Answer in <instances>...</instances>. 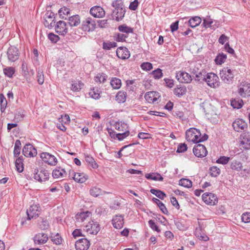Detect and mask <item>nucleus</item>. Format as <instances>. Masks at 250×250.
I'll list each match as a JSON object with an SVG mask.
<instances>
[{"label":"nucleus","mask_w":250,"mask_h":250,"mask_svg":"<svg viewBox=\"0 0 250 250\" xmlns=\"http://www.w3.org/2000/svg\"><path fill=\"white\" fill-rule=\"evenodd\" d=\"M34 179L40 182H45L49 179V173L48 171L44 168L40 170L36 168L33 172Z\"/></svg>","instance_id":"obj_1"},{"label":"nucleus","mask_w":250,"mask_h":250,"mask_svg":"<svg viewBox=\"0 0 250 250\" xmlns=\"http://www.w3.org/2000/svg\"><path fill=\"white\" fill-rule=\"evenodd\" d=\"M186 139L188 142L198 143V138L201 136L199 130L195 128H190L186 132Z\"/></svg>","instance_id":"obj_2"},{"label":"nucleus","mask_w":250,"mask_h":250,"mask_svg":"<svg viewBox=\"0 0 250 250\" xmlns=\"http://www.w3.org/2000/svg\"><path fill=\"white\" fill-rule=\"evenodd\" d=\"M220 76L224 82L229 84L232 82L234 74L230 69L228 67H224L220 71Z\"/></svg>","instance_id":"obj_3"},{"label":"nucleus","mask_w":250,"mask_h":250,"mask_svg":"<svg viewBox=\"0 0 250 250\" xmlns=\"http://www.w3.org/2000/svg\"><path fill=\"white\" fill-rule=\"evenodd\" d=\"M205 82L211 87L216 88L219 85L218 77L213 73H209L207 74Z\"/></svg>","instance_id":"obj_4"},{"label":"nucleus","mask_w":250,"mask_h":250,"mask_svg":"<svg viewBox=\"0 0 250 250\" xmlns=\"http://www.w3.org/2000/svg\"><path fill=\"white\" fill-rule=\"evenodd\" d=\"M20 56L19 49L14 46L9 47L7 51V56L9 61L15 62L18 60Z\"/></svg>","instance_id":"obj_5"},{"label":"nucleus","mask_w":250,"mask_h":250,"mask_svg":"<svg viewBox=\"0 0 250 250\" xmlns=\"http://www.w3.org/2000/svg\"><path fill=\"white\" fill-rule=\"evenodd\" d=\"M202 198L203 201L207 205H215L218 203L216 195L212 193H205L202 195Z\"/></svg>","instance_id":"obj_6"},{"label":"nucleus","mask_w":250,"mask_h":250,"mask_svg":"<svg viewBox=\"0 0 250 250\" xmlns=\"http://www.w3.org/2000/svg\"><path fill=\"white\" fill-rule=\"evenodd\" d=\"M41 158L44 163L51 166H56L58 162L56 157L48 152L42 153Z\"/></svg>","instance_id":"obj_7"},{"label":"nucleus","mask_w":250,"mask_h":250,"mask_svg":"<svg viewBox=\"0 0 250 250\" xmlns=\"http://www.w3.org/2000/svg\"><path fill=\"white\" fill-rule=\"evenodd\" d=\"M193 152L195 156L199 158L205 157L208 153L206 147L202 144L195 145L193 148Z\"/></svg>","instance_id":"obj_8"},{"label":"nucleus","mask_w":250,"mask_h":250,"mask_svg":"<svg viewBox=\"0 0 250 250\" xmlns=\"http://www.w3.org/2000/svg\"><path fill=\"white\" fill-rule=\"evenodd\" d=\"M176 78L180 83H189L192 81L191 75L184 71H179L176 73Z\"/></svg>","instance_id":"obj_9"},{"label":"nucleus","mask_w":250,"mask_h":250,"mask_svg":"<svg viewBox=\"0 0 250 250\" xmlns=\"http://www.w3.org/2000/svg\"><path fill=\"white\" fill-rule=\"evenodd\" d=\"M84 229L89 234H96L99 231L100 227L98 224L92 221L85 226Z\"/></svg>","instance_id":"obj_10"},{"label":"nucleus","mask_w":250,"mask_h":250,"mask_svg":"<svg viewBox=\"0 0 250 250\" xmlns=\"http://www.w3.org/2000/svg\"><path fill=\"white\" fill-rule=\"evenodd\" d=\"M69 177L79 183H84L88 178V176L84 173H75L73 171H69Z\"/></svg>","instance_id":"obj_11"},{"label":"nucleus","mask_w":250,"mask_h":250,"mask_svg":"<svg viewBox=\"0 0 250 250\" xmlns=\"http://www.w3.org/2000/svg\"><path fill=\"white\" fill-rule=\"evenodd\" d=\"M90 245L89 241L85 238L79 239L75 242L76 250H87Z\"/></svg>","instance_id":"obj_12"},{"label":"nucleus","mask_w":250,"mask_h":250,"mask_svg":"<svg viewBox=\"0 0 250 250\" xmlns=\"http://www.w3.org/2000/svg\"><path fill=\"white\" fill-rule=\"evenodd\" d=\"M40 212V207L38 205H33L31 206L26 211L28 219L31 220L32 218L38 217Z\"/></svg>","instance_id":"obj_13"},{"label":"nucleus","mask_w":250,"mask_h":250,"mask_svg":"<svg viewBox=\"0 0 250 250\" xmlns=\"http://www.w3.org/2000/svg\"><path fill=\"white\" fill-rule=\"evenodd\" d=\"M96 23L91 18H87L83 23V29L85 31H93L96 27Z\"/></svg>","instance_id":"obj_14"},{"label":"nucleus","mask_w":250,"mask_h":250,"mask_svg":"<svg viewBox=\"0 0 250 250\" xmlns=\"http://www.w3.org/2000/svg\"><path fill=\"white\" fill-rule=\"evenodd\" d=\"M238 93L244 98L250 96V84L247 83H241L239 86Z\"/></svg>","instance_id":"obj_15"},{"label":"nucleus","mask_w":250,"mask_h":250,"mask_svg":"<svg viewBox=\"0 0 250 250\" xmlns=\"http://www.w3.org/2000/svg\"><path fill=\"white\" fill-rule=\"evenodd\" d=\"M23 154L26 157L35 156L37 152L35 148L31 144H26L22 149Z\"/></svg>","instance_id":"obj_16"},{"label":"nucleus","mask_w":250,"mask_h":250,"mask_svg":"<svg viewBox=\"0 0 250 250\" xmlns=\"http://www.w3.org/2000/svg\"><path fill=\"white\" fill-rule=\"evenodd\" d=\"M48 237L47 234L40 232L36 234L34 237L33 240L36 244L42 245L47 242Z\"/></svg>","instance_id":"obj_17"},{"label":"nucleus","mask_w":250,"mask_h":250,"mask_svg":"<svg viewBox=\"0 0 250 250\" xmlns=\"http://www.w3.org/2000/svg\"><path fill=\"white\" fill-rule=\"evenodd\" d=\"M232 126L235 131L240 132L247 127V124L242 119H237L232 123Z\"/></svg>","instance_id":"obj_18"},{"label":"nucleus","mask_w":250,"mask_h":250,"mask_svg":"<svg viewBox=\"0 0 250 250\" xmlns=\"http://www.w3.org/2000/svg\"><path fill=\"white\" fill-rule=\"evenodd\" d=\"M90 14L95 18H102L105 15V12L103 8L99 6L92 7L90 10Z\"/></svg>","instance_id":"obj_19"},{"label":"nucleus","mask_w":250,"mask_h":250,"mask_svg":"<svg viewBox=\"0 0 250 250\" xmlns=\"http://www.w3.org/2000/svg\"><path fill=\"white\" fill-rule=\"evenodd\" d=\"M125 13V8H121L119 10H112V19L117 21H121L124 18Z\"/></svg>","instance_id":"obj_20"},{"label":"nucleus","mask_w":250,"mask_h":250,"mask_svg":"<svg viewBox=\"0 0 250 250\" xmlns=\"http://www.w3.org/2000/svg\"><path fill=\"white\" fill-rule=\"evenodd\" d=\"M55 30L56 32L60 35L66 34L68 32V28L66 22L61 21H58L55 26Z\"/></svg>","instance_id":"obj_21"},{"label":"nucleus","mask_w":250,"mask_h":250,"mask_svg":"<svg viewBox=\"0 0 250 250\" xmlns=\"http://www.w3.org/2000/svg\"><path fill=\"white\" fill-rule=\"evenodd\" d=\"M116 54L118 58L123 60L128 59L130 57V53L125 47H120L116 50Z\"/></svg>","instance_id":"obj_22"},{"label":"nucleus","mask_w":250,"mask_h":250,"mask_svg":"<svg viewBox=\"0 0 250 250\" xmlns=\"http://www.w3.org/2000/svg\"><path fill=\"white\" fill-rule=\"evenodd\" d=\"M112 223L113 227L117 229H120L123 227L124 222L123 216L116 215L112 220Z\"/></svg>","instance_id":"obj_23"},{"label":"nucleus","mask_w":250,"mask_h":250,"mask_svg":"<svg viewBox=\"0 0 250 250\" xmlns=\"http://www.w3.org/2000/svg\"><path fill=\"white\" fill-rule=\"evenodd\" d=\"M159 97V93L155 91L148 92L145 95L146 100L149 103H154Z\"/></svg>","instance_id":"obj_24"},{"label":"nucleus","mask_w":250,"mask_h":250,"mask_svg":"<svg viewBox=\"0 0 250 250\" xmlns=\"http://www.w3.org/2000/svg\"><path fill=\"white\" fill-rule=\"evenodd\" d=\"M68 22L71 27L78 26L81 23L80 16L78 15H75L70 17L68 19Z\"/></svg>","instance_id":"obj_25"},{"label":"nucleus","mask_w":250,"mask_h":250,"mask_svg":"<svg viewBox=\"0 0 250 250\" xmlns=\"http://www.w3.org/2000/svg\"><path fill=\"white\" fill-rule=\"evenodd\" d=\"M127 94L126 92L121 90L118 92L115 97L116 101L119 104L124 103L126 99Z\"/></svg>","instance_id":"obj_26"},{"label":"nucleus","mask_w":250,"mask_h":250,"mask_svg":"<svg viewBox=\"0 0 250 250\" xmlns=\"http://www.w3.org/2000/svg\"><path fill=\"white\" fill-rule=\"evenodd\" d=\"M91 214V212L88 211L79 213L76 215V219L78 222H82L89 217Z\"/></svg>","instance_id":"obj_27"},{"label":"nucleus","mask_w":250,"mask_h":250,"mask_svg":"<svg viewBox=\"0 0 250 250\" xmlns=\"http://www.w3.org/2000/svg\"><path fill=\"white\" fill-rule=\"evenodd\" d=\"M66 175V171L61 168L54 169L52 172V176L55 178H62L65 177Z\"/></svg>","instance_id":"obj_28"},{"label":"nucleus","mask_w":250,"mask_h":250,"mask_svg":"<svg viewBox=\"0 0 250 250\" xmlns=\"http://www.w3.org/2000/svg\"><path fill=\"white\" fill-rule=\"evenodd\" d=\"M187 89L185 86L177 85L174 89V93L177 97H180L185 94Z\"/></svg>","instance_id":"obj_29"},{"label":"nucleus","mask_w":250,"mask_h":250,"mask_svg":"<svg viewBox=\"0 0 250 250\" xmlns=\"http://www.w3.org/2000/svg\"><path fill=\"white\" fill-rule=\"evenodd\" d=\"M83 83L79 81L74 80L71 82V89L73 91H78L82 88Z\"/></svg>","instance_id":"obj_30"},{"label":"nucleus","mask_w":250,"mask_h":250,"mask_svg":"<svg viewBox=\"0 0 250 250\" xmlns=\"http://www.w3.org/2000/svg\"><path fill=\"white\" fill-rule=\"evenodd\" d=\"M145 177L147 179L154 181H162L163 180V177L158 173H147L146 174Z\"/></svg>","instance_id":"obj_31"},{"label":"nucleus","mask_w":250,"mask_h":250,"mask_svg":"<svg viewBox=\"0 0 250 250\" xmlns=\"http://www.w3.org/2000/svg\"><path fill=\"white\" fill-rule=\"evenodd\" d=\"M152 201L154 203H156L157 205V206L159 207V208L163 213L165 214H168V211L165 205L162 202H161L159 199L156 198H153L152 199Z\"/></svg>","instance_id":"obj_32"},{"label":"nucleus","mask_w":250,"mask_h":250,"mask_svg":"<svg viewBox=\"0 0 250 250\" xmlns=\"http://www.w3.org/2000/svg\"><path fill=\"white\" fill-rule=\"evenodd\" d=\"M201 21V19L199 17H194L189 20V25L192 28L195 27L200 24Z\"/></svg>","instance_id":"obj_33"},{"label":"nucleus","mask_w":250,"mask_h":250,"mask_svg":"<svg viewBox=\"0 0 250 250\" xmlns=\"http://www.w3.org/2000/svg\"><path fill=\"white\" fill-rule=\"evenodd\" d=\"M110 85L112 86L113 89H118L122 85L121 80L117 78H112L110 80Z\"/></svg>","instance_id":"obj_34"},{"label":"nucleus","mask_w":250,"mask_h":250,"mask_svg":"<svg viewBox=\"0 0 250 250\" xmlns=\"http://www.w3.org/2000/svg\"><path fill=\"white\" fill-rule=\"evenodd\" d=\"M207 74L204 70H200L195 75V80L201 82L205 81Z\"/></svg>","instance_id":"obj_35"},{"label":"nucleus","mask_w":250,"mask_h":250,"mask_svg":"<svg viewBox=\"0 0 250 250\" xmlns=\"http://www.w3.org/2000/svg\"><path fill=\"white\" fill-rule=\"evenodd\" d=\"M230 168L232 170L239 171L242 169V164L240 161L234 160L230 163Z\"/></svg>","instance_id":"obj_36"},{"label":"nucleus","mask_w":250,"mask_h":250,"mask_svg":"<svg viewBox=\"0 0 250 250\" xmlns=\"http://www.w3.org/2000/svg\"><path fill=\"white\" fill-rule=\"evenodd\" d=\"M85 159L86 162L93 168H97L98 167V165L94 160V158L89 155H86L85 156Z\"/></svg>","instance_id":"obj_37"},{"label":"nucleus","mask_w":250,"mask_h":250,"mask_svg":"<svg viewBox=\"0 0 250 250\" xmlns=\"http://www.w3.org/2000/svg\"><path fill=\"white\" fill-rule=\"evenodd\" d=\"M50 239L54 244L57 245H61L62 242V239L58 233L51 235Z\"/></svg>","instance_id":"obj_38"},{"label":"nucleus","mask_w":250,"mask_h":250,"mask_svg":"<svg viewBox=\"0 0 250 250\" xmlns=\"http://www.w3.org/2000/svg\"><path fill=\"white\" fill-rule=\"evenodd\" d=\"M15 166L16 167L17 170L19 172H21L23 170V159L19 157L17 158L15 162Z\"/></svg>","instance_id":"obj_39"},{"label":"nucleus","mask_w":250,"mask_h":250,"mask_svg":"<svg viewBox=\"0 0 250 250\" xmlns=\"http://www.w3.org/2000/svg\"><path fill=\"white\" fill-rule=\"evenodd\" d=\"M118 29L120 32L125 33L126 34L133 33V28L129 27L125 24L120 25L118 27Z\"/></svg>","instance_id":"obj_40"},{"label":"nucleus","mask_w":250,"mask_h":250,"mask_svg":"<svg viewBox=\"0 0 250 250\" xmlns=\"http://www.w3.org/2000/svg\"><path fill=\"white\" fill-rule=\"evenodd\" d=\"M150 192L162 200H164L166 197V194L164 192L158 189H151Z\"/></svg>","instance_id":"obj_41"},{"label":"nucleus","mask_w":250,"mask_h":250,"mask_svg":"<svg viewBox=\"0 0 250 250\" xmlns=\"http://www.w3.org/2000/svg\"><path fill=\"white\" fill-rule=\"evenodd\" d=\"M104 192L100 188L97 187H93L90 190V194L94 197H98L103 195Z\"/></svg>","instance_id":"obj_42"},{"label":"nucleus","mask_w":250,"mask_h":250,"mask_svg":"<svg viewBox=\"0 0 250 250\" xmlns=\"http://www.w3.org/2000/svg\"><path fill=\"white\" fill-rule=\"evenodd\" d=\"M0 111L1 112H4L5 108L6 107V105L7 104V102L6 98L3 94H0Z\"/></svg>","instance_id":"obj_43"},{"label":"nucleus","mask_w":250,"mask_h":250,"mask_svg":"<svg viewBox=\"0 0 250 250\" xmlns=\"http://www.w3.org/2000/svg\"><path fill=\"white\" fill-rule=\"evenodd\" d=\"M15 70L12 67H7L3 69V73L4 75L9 78H12L15 73Z\"/></svg>","instance_id":"obj_44"},{"label":"nucleus","mask_w":250,"mask_h":250,"mask_svg":"<svg viewBox=\"0 0 250 250\" xmlns=\"http://www.w3.org/2000/svg\"><path fill=\"white\" fill-rule=\"evenodd\" d=\"M227 58V55L224 54H219L215 59V62L217 64H222L224 63Z\"/></svg>","instance_id":"obj_45"},{"label":"nucleus","mask_w":250,"mask_h":250,"mask_svg":"<svg viewBox=\"0 0 250 250\" xmlns=\"http://www.w3.org/2000/svg\"><path fill=\"white\" fill-rule=\"evenodd\" d=\"M113 8V10H119L121 8H125L123 2L122 0H116L112 3Z\"/></svg>","instance_id":"obj_46"},{"label":"nucleus","mask_w":250,"mask_h":250,"mask_svg":"<svg viewBox=\"0 0 250 250\" xmlns=\"http://www.w3.org/2000/svg\"><path fill=\"white\" fill-rule=\"evenodd\" d=\"M179 185L181 186L189 188L192 187V182L187 179H182L179 181Z\"/></svg>","instance_id":"obj_47"},{"label":"nucleus","mask_w":250,"mask_h":250,"mask_svg":"<svg viewBox=\"0 0 250 250\" xmlns=\"http://www.w3.org/2000/svg\"><path fill=\"white\" fill-rule=\"evenodd\" d=\"M243 103V102L242 100H238V101L233 100L231 101V105L234 108L239 109L242 107Z\"/></svg>","instance_id":"obj_48"},{"label":"nucleus","mask_w":250,"mask_h":250,"mask_svg":"<svg viewBox=\"0 0 250 250\" xmlns=\"http://www.w3.org/2000/svg\"><path fill=\"white\" fill-rule=\"evenodd\" d=\"M241 144L243 145L244 148L246 149L250 148V139L247 138L246 135H245L243 139L241 141Z\"/></svg>","instance_id":"obj_49"},{"label":"nucleus","mask_w":250,"mask_h":250,"mask_svg":"<svg viewBox=\"0 0 250 250\" xmlns=\"http://www.w3.org/2000/svg\"><path fill=\"white\" fill-rule=\"evenodd\" d=\"M89 94L90 96L95 99H97L100 96V93L97 88H94L90 90Z\"/></svg>","instance_id":"obj_50"},{"label":"nucleus","mask_w":250,"mask_h":250,"mask_svg":"<svg viewBox=\"0 0 250 250\" xmlns=\"http://www.w3.org/2000/svg\"><path fill=\"white\" fill-rule=\"evenodd\" d=\"M21 145V142L20 140H18L16 141L14 150V154L15 156H18L20 153Z\"/></svg>","instance_id":"obj_51"},{"label":"nucleus","mask_w":250,"mask_h":250,"mask_svg":"<svg viewBox=\"0 0 250 250\" xmlns=\"http://www.w3.org/2000/svg\"><path fill=\"white\" fill-rule=\"evenodd\" d=\"M107 77V76L104 73L98 74L95 78V81L96 82L104 83L106 80Z\"/></svg>","instance_id":"obj_52"},{"label":"nucleus","mask_w":250,"mask_h":250,"mask_svg":"<svg viewBox=\"0 0 250 250\" xmlns=\"http://www.w3.org/2000/svg\"><path fill=\"white\" fill-rule=\"evenodd\" d=\"M210 175L212 177H217L220 173V169L216 167H212L210 168Z\"/></svg>","instance_id":"obj_53"},{"label":"nucleus","mask_w":250,"mask_h":250,"mask_svg":"<svg viewBox=\"0 0 250 250\" xmlns=\"http://www.w3.org/2000/svg\"><path fill=\"white\" fill-rule=\"evenodd\" d=\"M59 121L60 123L64 124H69L70 122L69 116L67 114L62 115L61 117L59 118Z\"/></svg>","instance_id":"obj_54"},{"label":"nucleus","mask_w":250,"mask_h":250,"mask_svg":"<svg viewBox=\"0 0 250 250\" xmlns=\"http://www.w3.org/2000/svg\"><path fill=\"white\" fill-rule=\"evenodd\" d=\"M242 221L245 223H248L250 222V212H246L242 214L241 216Z\"/></svg>","instance_id":"obj_55"},{"label":"nucleus","mask_w":250,"mask_h":250,"mask_svg":"<svg viewBox=\"0 0 250 250\" xmlns=\"http://www.w3.org/2000/svg\"><path fill=\"white\" fill-rule=\"evenodd\" d=\"M152 75L155 79H160L163 76V73L162 70L158 68L152 72Z\"/></svg>","instance_id":"obj_56"},{"label":"nucleus","mask_w":250,"mask_h":250,"mask_svg":"<svg viewBox=\"0 0 250 250\" xmlns=\"http://www.w3.org/2000/svg\"><path fill=\"white\" fill-rule=\"evenodd\" d=\"M230 157L226 156H221L217 161L216 162L218 164L222 165L227 164L230 160Z\"/></svg>","instance_id":"obj_57"},{"label":"nucleus","mask_w":250,"mask_h":250,"mask_svg":"<svg viewBox=\"0 0 250 250\" xmlns=\"http://www.w3.org/2000/svg\"><path fill=\"white\" fill-rule=\"evenodd\" d=\"M141 67L144 70H150L152 68V65L148 62H143L141 65Z\"/></svg>","instance_id":"obj_58"},{"label":"nucleus","mask_w":250,"mask_h":250,"mask_svg":"<svg viewBox=\"0 0 250 250\" xmlns=\"http://www.w3.org/2000/svg\"><path fill=\"white\" fill-rule=\"evenodd\" d=\"M99 26L101 28H106L108 26L109 22L108 20H100L98 21Z\"/></svg>","instance_id":"obj_59"},{"label":"nucleus","mask_w":250,"mask_h":250,"mask_svg":"<svg viewBox=\"0 0 250 250\" xmlns=\"http://www.w3.org/2000/svg\"><path fill=\"white\" fill-rule=\"evenodd\" d=\"M148 224L150 226V227L153 229L154 230L158 232H159L160 231V229L158 228V226L156 225L154 221L150 220L148 221Z\"/></svg>","instance_id":"obj_60"},{"label":"nucleus","mask_w":250,"mask_h":250,"mask_svg":"<svg viewBox=\"0 0 250 250\" xmlns=\"http://www.w3.org/2000/svg\"><path fill=\"white\" fill-rule=\"evenodd\" d=\"M24 117V114L23 112L20 110H17L15 115V119L20 121Z\"/></svg>","instance_id":"obj_61"},{"label":"nucleus","mask_w":250,"mask_h":250,"mask_svg":"<svg viewBox=\"0 0 250 250\" xmlns=\"http://www.w3.org/2000/svg\"><path fill=\"white\" fill-rule=\"evenodd\" d=\"M129 134V132L127 131L123 133H118L116 135L117 138L119 141L123 140L124 138L128 136Z\"/></svg>","instance_id":"obj_62"},{"label":"nucleus","mask_w":250,"mask_h":250,"mask_svg":"<svg viewBox=\"0 0 250 250\" xmlns=\"http://www.w3.org/2000/svg\"><path fill=\"white\" fill-rule=\"evenodd\" d=\"M187 150V146L185 144H181L179 145L177 149V152L181 153L184 152Z\"/></svg>","instance_id":"obj_63"},{"label":"nucleus","mask_w":250,"mask_h":250,"mask_svg":"<svg viewBox=\"0 0 250 250\" xmlns=\"http://www.w3.org/2000/svg\"><path fill=\"white\" fill-rule=\"evenodd\" d=\"M200 64H196L194 66H192L190 68V71L191 74L195 75L199 71V66Z\"/></svg>","instance_id":"obj_64"}]
</instances>
